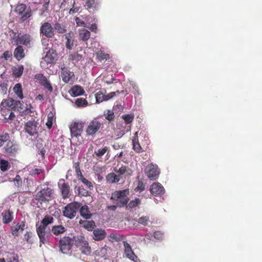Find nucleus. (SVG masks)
Returning a JSON list of instances; mask_svg holds the SVG:
<instances>
[{
	"label": "nucleus",
	"mask_w": 262,
	"mask_h": 262,
	"mask_svg": "<svg viewBox=\"0 0 262 262\" xmlns=\"http://www.w3.org/2000/svg\"><path fill=\"white\" fill-rule=\"evenodd\" d=\"M141 204V200L139 198H136L135 200L130 201L127 205L126 207L129 209H133L138 207Z\"/></svg>",
	"instance_id": "58836bf2"
},
{
	"label": "nucleus",
	"mask_w": 262,
	"mask_h": 262,
	"mask_svg": "<svg viewBox=\"0 0 262 262\" xmlns=\"http://www.w3.org/2000/svg\"><path fill=\"white\" fill-rule=\"evenodd\" d=\"M95 98L97 103H100L104 101V95L101 92H98L95 94Z\"/></svg>",
	"instance_id": "8fccbe9b"
},
{
	"label": "nucleus",
	"mask_w": 262,
	"mask_h": 262,
	"mask_svg": "<svg viewBox=\"0 0 262 262\" xmlns=\"http://www.w3.org/2000/svg\"><path fill=\"white\" fill-rule=\"evenodd\" d=\"M61 184L60 186V191L61 196L63 199L69 198L71 195L70 187L68 183L64 182Z\"/></svg>",
	"instance_id": "aec40b11"
},
{
	"label": "nucleus",
	"mask_w": 262,
	"mask_h": 262,
	"mask_svg": "<svg viewBox=\"0 0 262 262\" xmlns=\"http://www.w3.org/2000/svg\"><path fill=\"white\" fill-rule=\"evenodd\" d=\"M75 21L78 26H81L83 27H86V24L85 21L80 19L79 17H76Z\"/></svg>",
	"instance_id": "680f3d73"
},
{
	"label": "nucleus",
	"mask_w": 262,
	"mask_h": 262,
	"mask_svg": "<svg viewBox=\"0 0 262 262\" xmlns=\"http://www.w3.org/2000/svg\"><path fill=\"white\" fill-rule=\"evenodd\" d=\"M79 180L81 181L85 185H86L90 189V190H92L93 189L94 186L92 183L83 177Z\"/></svg>",
	"instance_id": "6e6d98bb"
},
{
	"label": "nucleus",
	"mask_w": 262,
	"mask_h": 262,
	"mask_svg": "<svg viewBox=\"0 0 262 262\" xmlns=\"http://www.w3.org/2000/svg\"><path fill=\"white\" fill-rule=\"evenodd\" d=\"M19 150L18 145L13 141H8L3 148V152L6 157H15Z\"/></svg>",
	"instance_id": "0eeeda50"
},
{
	"label": "nucleus",
	"mask_w": 262,
	"mask_h": 262,
	"mask_svg": "<svg viewBox=\"0 0 262 262\" xmlns=\"http://www.w3.org/2000/svg\"><path fill=\"white\" fill-rule=\"evenodd\" d=\"M132 142L133 148L136 152L140 153L144 151L139 142L138 132H136L135 134L134 138L132 140Z\"/></svg>",
	"instance_id": "4be33fe9"
},
{
	"label": "nucleus",
	"mask_w": 262,
	"mask_h": 262,
	"mask_svg": "<svg viewBox=\"0 0 262 262\" xmlns=\"http://www.w3.org/2000/svg\"><path fill=\"white\" fill-rule=\"evenodd\" d=\"M13 91L15 94L21 99L24 98L22 86L20 83L16 84L13 88Z\"/></svg>",
	"instance_id": "e433bc0d"
},
{
	"label": "nucleus",
	"mask_w": 262,
	"mask_h": 262,
	"mask_svg": "<svg viewBox=\"0 0 262 262\" xmlns=\"http://www.w3.org/2000/svg\"><path fill=\"white\" fill-rule=\"evenodd\" d=\"M79 39L83 41H86L91 36V33L85 29H80L78 30Z\"/></svg>",
	"instance_id": "bb28decb"
},
{
	"label": "nucleus",
	"mask_w": 262,
	"mask_h": 262,
	"mask_svg": "<svg viewBox=\"0 0 262 262\" xmlns=\"http://www.w3.org/2000/svg\"><path fill=\"white\" fill-rule=\"evenodd\" d=\"M122 118L123 119L126 124H130L133 122L134 116L133 115L127 114L123 115Z\"/></svg>",
	"instance_id": "de8ad7c7"
},
{
	"label": "nucleus",
	"mask_w": 262,
	"mask_h": 262,
	"mask_svg": "<svg viewBox=\"0 0 262 262\" xmlns=\"http://www.w3.org/2000/svg\"><path fill=\"white\" fill-rule=\"evenodd\" d=\"M8 141H11L10 140V136L9 134L5 133L2 135L0 136V147H2L5 146V145L7 143Z\"/></svg>",
	"instance_id": "a18cd8bd"
},
{
	"label": "nucleus",
	"mask_w": 262,
	"mask_h": 262,
	"mask_svg": "<svg viewBox=\"0 0 262 262\" xmlns=\"http://www.w3.org/2000/svg\"><path fill=\"white\" fill-rule=\"evenodd\" d=\"M85 244L82 245V246L79 248V249L81 251V252L86 255H89L91 253V248L90 246L89 245V243L87 241H86Z\"/></svg>",
	"instance_id": "79ce46f5"
},
{
	"label": "nucleus",
	"mask_w": 262,
	"mask_h": 262,
	"mask_svg": "<svg viewBox=\"0 0 262 262\" xmlns=\"http://www.w3.org/2000/svg\"><path fill=\"white\" fill-rule=\"evenodd\" d=\"M59 251L63 254H67L71 250L73 240L68 236H64L60 238L58 243Z\"/></svg>",
	"instance_id": "423d86ee"
},
{
	"label": "nucleus",
	"mask_w": 262,
	"mask_h": 262,
	"mask_svg": "<svg viewBox=\"0 0 262 262\" xmlns=\"http://www.w3.org/2000/svg\"><path fill=\"white\" fill-rule=\"evenodd\" d=\"M93 234V239L97 241H100L104 239L106 235L105 230L100 228L94 230Z\"/></svg>",
	"instance_id": "6ab92c4d"
},
{
	"label": "nucleus",
	"mask_w": 262,
	"mask_h": 262,
	"mask_svg": "<svg viewBox=\"0 0 262 262\" xmlns=\"http://www.w3.org/2000/svg\"><path fill=\"white\" fill-rule=\"evenodd\" d=\"M103 115L105 117L106 120L109 122H112L115 119V115L113 111L110 110H107L104 112Z\"/></svg>",
	"instance_id": "ea45409f"
},
{
	"label": "nucleus",
	"mask_w": 262,
	"mask_h": 262,
	"mask_svg": "<svg viewBox=\"0 0 262 262\" xmlns=\"http://www.w3.org/2000/svg\"><path fill=\"white\" fill-rule=\"evenodd\" d=\"M35 78L39 81L40 84L41 85H45V83L48 81L47 78L43 74H38L35 75Z\"/></svg>",
	"instance_id": "49530a36"
},
{
	"label": "nucleus",
	"mask_w": 262,
	"mask_h": 262,
	"mask_svg": "<svg viewBox=\"0 0 262 262\" xmlns=\"http://www.w3.org/2000/svg\"><path fill=\"white\" fill-rule=\"evenodd\" d=\"M75 105L78 107H85L88 104V101L83 98H77L75 102Z\"/></svg>",
	"instance_id": "37998d69"
},
{
	"label": "nucleus",
	"mask_w": 262,
	"mask_h": 262,
	"mask_svg": "<svg viewBox=\"0 0 262 262\" xmlns=\"http://www.w3.org/2000/svg\"><path fill=\"white\" fill-rule=\"evenodd\" d=\"M12 56L11 53L9 51L4 52L3 54L1 56V58H4L5 60H8Z\"/></svg>",
	"instance_id": "0e129e2a"
},
{
	"label": "nucleus",
	"mask_w": 262,
	"mask_h": 262,
	"mask_svg": "<svg viewBox=\"0 0 262 262\" xmlns=\"http://www.w3.org/2000/svg\"><path fill=\"white\" fill-rule=\"evenodd\" d=\"M13 182H14V185L16 186L19 187L20 186H21L22 179L19 175L17 174L15 176V177L13 179Z\"/></svg>",
	"instance_id": "4d7b16f0"
},
{
	"label": "nucleus",
	"mask_w": 262,
	"mask_h": 262,
	"mask_svg": "<svg viewBox=\"0 0 262 262\" xmlns=\"http://www.w3.org/2000/svg\"><path fill=\"white\" fill-rule=\"evenodd\" d=\"M123 243L124 247V253L125 256L128 258L135 262H138L140 259L132 250L130 245L126 241H123Z\"/></svg>",
	"instance_id": "ddd939ff"
},
{
	"label": "nucleus",
	"mask_w": 262,
	"mask_h": 262,
	"mask_svg": "<svg viewBox=\"0 0 262 262\" xmlns=\"http://www.w3.org/2000/svg\"><path fill=\"white\" fill-rule=\"evenodd\" d=\"M81 59V56L77 53H74L71 55V59L72 61H78Z\"/></svg>",
	"instance_id": "e2e57ef3"
},
{
	"label": "nucleus",
	"mask_w": 262,
	"mask_h": 262,
	"mask_svg": "<svg viewBox=\"0 0 262 262\" xmlns=\"http://www.w3.org/2000/svg\"><path fill=\"white\" fill-rule=\"evenodd\" d=\"M20 37V34L18 35H16V33L14 34L13 37H12L11 39V42L13 45H19L20 44V40H19L18 38Z\"/></svg>",
	"instance_id": "5fc2aeb1"
},
{
	"label": "nucleus",
	"mask_w": 262,
	"mask_h": 262,
	"mask_svg": "<svg viewBox=\"0 0 262 262\" xmlns=\"http://www.w3.org/2000/svg\"><path fill=\"white\" fill-rule=\"evenodd\" d=\"M25 223L21 221L18 223L15 226L12 228L11 233L13 235L17 236L19 235V232H22L25 228Z\"/></svg>",
	"instance_id": "5701e85b"
},
{
	"label": "nucleus",
	"mask_w": 262,
	"mask_h": 262,
	"mask_svg": "<svg viewBox=\"0 0 262 262\" xmlns=\"http://www.w3.org/2000/svg\"><path fill=\"white\" fill-rule=\"evenodd\" d=\"M66 230V228L62 225H55L53 226L51 229V231L55 235L63 234Z\"/></svg>",
	"instance_id": "c756f323"
},
{
	"label": "nucleus",
	"mask_w": 262,
	"mask_h": 262,
	"mask_svg": "<svg viewBox=\"0 0 262 262\" xmlns=\"http://www.w3.org/2000/svg\"><path fill=\"white\" fill-rule=\"evenodd\" d=\"M96 3L95 0H86L85 6L87 7L88 8L90 9L93 7L95 8Z\"/></svg>",
	"instance_id": "052dcab7"
},
{
	"label": "nucleus",
	"mask_w": 262,
	"mask_h": 262,
	"mask_svg": "<svg viewBox=\"0 0 262 262\" xmlns=\"http://www.w3.org/2000/svg\"><path fill=\"white\" fill-rule=\"evenodd\" d=\"M24 71V67L23 66H19L17 68H16L15 70H14L13 73L14 75L16 77H19L23 74Z\"/></svg>",
	"instance_id": "603ef678"
},
{
	"label": "nucleus",
	"mask_w": 262,
	"mask_h": 262,
	"mask_svg": "<svg viewBox=\"0 0 262 262\" xmlns=\"http://www.w3.org/2000/svg\"><path fill=\"white\" fill-rule=\"evenodd\" d=\"M106 180L108 183L113 184L118 183L121 179L119 178V176L112 172L106 175Z\"/></svg>",
	"instance_id": "2f4dec72"
},
{
	"label": "nucleus",
	"mask_w": 262,
	"mask_h": 262,
	"mask_svg": "<svg viewBox=\"0 0 262 262\" xmlns=\"http://www.w3.org/2000/svg\"><path fill=\"white\" fill-rule=\"evenodd\" d=\"M65 37L66 39H67V41L66 43V48L69 50L72 49V47L74 46V40L72 39L73 37L71 36V33L66 34Z\"/></svg>",
	"instance_id": "4c0bfd02"
},
{
	"label": "nucleus",
	"mask_w": 262,
	"mask_h": 262,
	"mask_svg": "<svg viewBox=\"0 0 262 262\" xmlns=\"http://www.w3.org/2000/svg\"><path fill=\"white\" fill-rule=\"evenodd\" d=\"M42 86L45 89H47L50 92H53V87L49 80L45 83V85H43Z\"/></svg>",
	"instance_id": "774afa93"
},
{
	"label": "nucleus",
	"mask_w": 262,
	"mask_h": 262,
	"mask_svg": "<svg viewBox=\"0 0 262 262\" xmlns=\"http://www.w3.org/2000/svg\"><path fill=\"white\" fill-rule=\"evenodd\" d=\"M15 12L20 15V20L24 22L32 15V11L30 7L28 8L24 4H18L15 8Z\"/></svg>",
	"instance_id": "7ed1b4c3"
},
{
	"label": "nucleus",
	"mask_w": 262,
	"mask_h": 262,
	"mask_svg": "<svg viewBox=\"0 0 262 262\" xmlns=\"http://www.w3.org/2000/svg\"><path fill=\"white\" fill-rule=\"evenodd\" d=\"M25 56V50L21 45H18L14 51V57L17 60H20Z\"/></svg>",
	"instance_id": "b1692460"
},
{
	"label": "nucleus",
	"mask_w": 262,
	"mask_h": 262,
	"mask_svg": "<svg viewBox=\"0 0 262 262\" xmlns=\"http://www.w3.org/2000/svg\"><path fill=\"white\" fill-rule=\"evenodd\" d=\"M144 187H145V186H144V184L143 183V182L141 181H139L138 186L136 187V188H135V190L136 191H139L141 192L144 190Z\"/></svg>",
	"instance_id": "338daca9"
},
{
	"label": "nucleus",
	"mask_w": 262,
	"mask_h": 262,
	"mask_svg": "<svg viewBox=\"0 0 262 262\" xmlns=\"http://www.w3.org/2000/svg\"><path fill=\"white\" fill-rule=\"evenodd\" d=\"M54 222V219L52 216L46 215L45 216L43 219L41 221V225L39 226L43 227L45 228H47V226L51 224H52Z\"/></svg>",
	"instance_id": "72a5a7b5"
},
{
	"label": "nucleus",
	"mask_w": 262,
	"mask_h": 262,
	"mask_svg": "<svg viewBox=\"0 0 262 262\" xmlns=\"http://www.w3.org/2000/svg\"><path fill=\"white\" fill-rule=\"evenodd\" d=\"M78 194L83 196H89V192L83 187H79L78 188Z\"/></svg>",
	"instance_id": "13d9d810"
},
{
	"label": "nucleus",
	"mask_w": 262,
	"mask_h": 262,
	"mask_svg": "<svg viewBox=\"0 0 262 262\" xmlns=\"http://www.w3.org/2000/svg\"><path fill=\"white\" fill-rule=\"evenodd\" d=\"M154 236L156 239L161 240L163 238V233L161 231H156L154 233Z\"/></svg>",
	"instance_id": "69168bd1"
},
{
	"label": "nucleus",
	"mask_w": 262,
	"mask_h": 262,
	"mask_svg": "<svg viewBox=\"0 0 262 262\" xmlns=\"http://www.w3.org/2000/svg\"><path fill=\"white\" fill-rule=\"evenodd\" d=\"M129 194L128 189L115 191L113 192L110 199L115 201L119 207L126 206L129 201L127 195Z\"/></svg>",
	"instance_id": "f257e3e1"
},
{
	"label": "nucleus",
	"mask_w": 262,
	"mask_h": 262,
	"mask_svg": "<svg viewBox=\"0 0 262 262\" xmlns=\"http://www.w3.org/2000/svg\"><path fill=\"white\" fill-rule=\"evenodd\" d=\"M138 223L142 224L144 226H146L149 222V217L148 216H142L138 219Z\"/></svg>",
	"instance_id": "3c124183"
},
{
	"label": "nucleus",
	"mask_w": 262,
	"mask_h": 262,
	"mask_svg": "<svg viewBox=\"0 0 262 262\" xmlns=\"http://www.w3.org/2000/svg\"><path fill=\"white\" fill-rule=\"evenodd\" d=\"M145 173L150 180H155L159 176L160 169L157 165L151 163L145 168Z\"/></svg>",
	"instance_id": "9d476101"
},
{
	"label": "nucleus",
	"mask_w": 262,
	"mask_h": 262,
	"mask_svg": "<svg viewBox=\"0 0 262 262\" xmlns=\"http://www.w3.org/2000/svg\"><path fill=\"white\" fill-rule=\"evenodd\" d=\"M114 170L116 172L118 176L121 179L123 178L125 179L126 177H129L132 175V170L128 167L122 165L118 169L117 167L114 168Z\"/></svg>",
	"instance_id": "f8f14e48"
},
{
	"label": "nucleus",
	"mask_w": 262,
	"mask_h": 262,
	"mask_svg": "<svg viewBox=\"0 0 262 262\" xmlns=\"http://www.w3.org/2000/svg\"><path fill=\"white\" fill-rule=\"evenodd\" d=\"M18 39L20 40V44L28 47L30 46L31 42L32 41L31 36L29 34H24L21 35L20 34V37Z\"/></svg>",
	"instance_id": "393cba45"
},
{
	"label": "nucleus",
	"mask_w": 262,
	"mask_h": 262,
	"mask_svg": "<svg viewBox=\"0 0 262 262\" xmlns=\"http://www.w3.org/2000/svg\"><path fill=\"white\" fill-rule=\"evenodd\" d=\"M84 125V122L82 121H73L69 126L71 137L78 138L81 136Z\"/></svg>",
	"instance_id": "6e6552de"
},
{
	"label": "nucleus",
	"mask_w": 262,
	"mask_h": 262,
	"mask_svg": "<svg viewBox=\"0 0 262 262\" xmlns=\"http://www.w3.org/2000/svg\"><path fill=\"white\" fill-rule=\"evenodd\" d=\"M150 192L155 196L161 195L164 193L165 189L159 183H154L150 188Z\"/></svg>",
	"instance_id": "dca6fc26"
},
{
	"label": "nucleus",
	"mask_w": 262,
	"mask_h": 262,
	"mask_svg": "<svg viewBox=\"0 0 262 262\" xmlns=\"http://www.w3.org/2000/svg\"><path fill=\"white\" fill-rule=\"evenodd\" d=\"M110 238L115 240L116 242H119L122 240H123L125 238L124 235H118L114 233H111L110 235Z\"/></svg>",
	"instance_id": "864d4df0"
},
{
	"label": "nucleus",
	"mask_w": 262,
	"mask_h": 262,
	"mask_svg": "<svg viewBox=\"0 0 262 262\" xmlns=\"http://www.w3.org/2000/svg\"><path fill=\"white\" fill-rule=\"evenodd\" d=\"M43 172V170L41 168H35L30 171V174L32 176L38 175Z\"/></svg>",
	"instance_id": "bf43d9fd"
},
{
	"label": "nucleus",
	"mask_w": 262,
	"mask_h": 262,
	"mask_svg": "<svg viewBox=\"0 0 262 262\" xmlns=\"http://www.w3.org/2000/svg\"><path fill=\"white\" fill-rule=\"evenodd\" d=\"M39 31L40 36L48 38H53L55 34L54 28L48 22H45L42 24Z\"/></svg>",
	"instance_id": "1a4fd4ad"
},
{
	"label": "nucleus",
	"mask_w": 262,
	"mask_h": 262,
	"mask_svg": "<svg viewBox=\"0 0 262 262\" xmlns=\"http://www.w3.org/2000/svg\"><path fill=\"white\" fill-rule=\"evenodd\" d=\"M7 260L8 262H18V256L13 253H9Z\"/></svg>",
	"instance_id": "09e8293b"
},
{
	"label": "nucleus",
	"mask_w": 262,
	"mask_h": 262,
	"mask_svg": "<svg viewBox=\"0 0 262 262\" xmlns=\"http://www.w3.org/2000/svg\"><path fill=\"white\" fill-rule=\"evenodd\" d=\"M97 58L100 61H105L109 59L110 55L108 54H105L102 51H98L96 53Z\"/></svg>",
	"instance_id": "a19ab883"
},
{
	"label": "nucleus",
	"mask_w": 262,
	"mask_h": 262,
	"mask_svg": "<svg viewBox=\"0 0 262 262\" xmlns=\"http://www.w3.org/2000/svg\"><path fill=\"white\" fill-rule=\"evenodd\" d=\"M73 241L77 248H80L82 245L85 244L86 240L85 237L82 235H77L73 237Z\"/></svg>",
	"instance_id": "7c9ffc66"
},
{
	"label": "nucleus",
	"mask_w": 262,
	"mask_h": 262,
	"mask_svg": "<svg viewBox=\"0 0 262 262\" xmlns=\"http://www.w3.org/2000/svg\"><path fill=\"white\" fill-rule=\"evenodd\" d=\"M108 150V147L106 146L103 147L102 148L95 150L93 155V157L97 159H99L101 158Z\"/></svg>",
	"instance_id": "473e14b6"
},
{
	"label": "nucleus",
	"mask_w": 262,
	"mask_h": 262,
	"mask_svg": "<svg viewBox=\"0 0 262 262\" xmlns=\"http://www.w3.org/2000/svg\"><path fill=\"white\" fill-rule=\"evenodd\" d=\"M11 167L10 163L4 159L0 157V169L3 172H5L9 169Z\"/></svg>",
	"instance_id": "f704fd0d"
},
{
	"label": "nucleus",
	"mask_w": 262,
	"mask_h": 262,
	"mask_svg": "<svg viewBox=\"0 0 262 262\" xmlns=\"http://www.w3.org/2000/svg\"><path fill=\"white\" fill-rule=\"evenodd\" d=\"M54 120V114L52 112H50L47 116V121L46 125L49 129H51L53 125V121Z\"/></svg>",
	"instance_id": "c03bdc74"
},
{
	"label": "nucleus",
	"mask_w": 262,
	"mask_h": 262,
	"mask_svg": "<svg viewBox=\"0 0 262 262\" xmlns=\"http://www.w3.org/2000/svg\"><path fill=\"white\" fill-rule=\"evenodd\" d=\"M37 122L34 120H30L25 124V130L30 136H33L37 134Z\"/></svg>",
	"instance_id": "4468645a"
},
{
	"label": "nucleus",
	"mask_w": 262,
	"mask_h": 262,
	"mask_svg": "<svg viewBox=\"0 0 262 262\" xmlns=\"http://www.w3.org/2000/svg\"><path fill=\"white\" fill-rule=\"evenodd\" d=\"M60 76L62 81L65 83L73 82L72 78L74 77V73L67 69H61Z\"/></svg>",
	"instance_id": "2eb2a0df"
},
{
	"label": "nucleus",
	"mask_w": 262,
	"mask_h": 262,
	"mask_svg": "<svg viewBox=\"0 0 262 262\" xmlns=\"http://www.w3.org/2000/svg\"><path fill=\"white\" fill-rule=\"evenodd\" d=\"M46 230V228L43 227L38 226L36 228V232L39 238V242L42 244H45L47 242L48 237V234Z\"/></svg>",
	"instance_id": "f3484780"
},
{
	"label": "nucleus",
	"mask_w": 262,
	"mask_h": 262,
	"mask_svg": "<svg viewBox=\"0 0 262 262\" xmlns=\"http://www.w3.org/2000/svg\"><path fill=\"white\" fill-rule=\"evenodd\" d=\"M2 222L4 224L11 223L13 220V212L10 209L4 210L1 214Z\"/></svg>",
	"instance_id": "a211bd4d"
},
{
	"label": "nucleus",
	"mask_w": 262,
	"mask_h": 262,
	"mask_svg": "<svg viewBox=\"0 0 262 262\" xmlns=\"http://www.w3.org/2000/svg\"><path fill=\"white\" fill-rule=\"evenodd\" d=\"M69 92L72 96L76 97L83 95L84 91L81 86L76 85L71 88Z\"/></svg>",
	"instance_id": "a878e982"
},
{
	"label": "nucleus",
	"mask_w": 262,
	"mask_h": 262,
	"mask_svg": "<svg viewBox=\"0 0 262 262\" xmlns=\"http://www.w3.org/2000/svg\"><path fill=\"white\" fill-rule=\"evenodd\" d=\"M80 207V204L76 202L68 204L64 207L63 210V216L70 219H73L76 216L77 211Z\"/></svg>",
	"instance_id": "20e7f679"
},
{
	"label": "nucleus",
	"mask_w": 262,
	"mask_h": 262,
	"mask_svg": "<svg viewBox=\"0 0 262 262\" xmlns=\"http://www.w3.org/2000/svg\"><path fill=\"white\" fill-rule=\"evenodd\" d=\"M22 105L20 101L15 100L11 98L4 99L0 105L1 108L7 109L9 111L18 110Z\"/></svg>",
	"instance_id": "39448f33"
},
{
	"label": "nucleus",
	"mask_w": 262,
	"mask_h": 262,
	"mask_svg": "<svg viewBox=\"0 0 262 262\" xmlns=\"http://www.w3.org/2000/svg\"><path fill=\"white\" fill-rule=\"evenodd\" d=\"M79 224L83 227L85 229H87L88 231H92L94 227L96 226L95 223L94 221H82L80 220L79 221Z\"/></svg>",
	"instance_id": "cd10ccee"
},
{
	"label": "nucleus",
	"mask_w": 262,
	"mask_h": 262,
	"mask_svg": "<svg viewBox=\"0 0 262 262\" xmlns=\"http://www.w3.org/2000/svg\"><path fill=\"white\" fill-rule=\"evenodd\" d=\"M54 29L57 33L60 34H64L67 32V27L66 25L59 23H55L54 25Z\"/></svg>",
	"instance_id": "c9c22d12"
},
{
	"label": "nucleus",
	"mask_w": 262,
	"mask_h": 262,
	"mask_svg": "<svg viewBox=\"0 0 262 262\" xmlns=\"http://www.w3.org/2000/svg\"><path fill=\"white\" fill-rule=\"evenodd\" d=\"M54 191L49 187L42 189L35 196V199L40 204L47 203L53 199Z\"/></svg>",
	"instance_id": "f03ea898"
},
{
	"label": "nucleus",
	"mask_w": 262,
	"mask_h": 262,
	"mask_svg": "<svg viewBox=\"0 0 262 262\" xmlns=\"http://www.w3.org/2000/svg\"><path fill=\"white\" fill-rule=\"evenodd\" d=\"M80 214L81 216L85 219H89L92 215L87 205H83L80 208Z\"/></svg>",
	"instance_id": "c85d7f7f"
},
{
	"label": "nucleus",
	"mask_w": 262,
	"mask_h": 262,
	"mask_svg": "<svg viewBox=\"0 0 262 262\" xmlns=\"http://www.w3.org/2000/svg\"><path fill=\"white\" fill-rule=\"evenodd\" d=\"M101 126V123L96 119L93 120L88 125L85 132L87 136H92L94 135L100 129Z\"/></svg>",
	"instance_id": "9b49d317"
},
{
	"label": "nucleus",
	"mask_w": 262,
	"mask_h": 262,
	"mask_svg": "<svg viewBox=\"0 0 262 262\" xmlns=\"http://www.w3.org/2000/svg\"><path fill=\"white\" fill-rule=\"evenodd\" d=\"M57 54L56 51L52 49L47 52L44 57V60L48 63H53L56 60Z\"/></svg>",
	"instance_id": "412c9836"
}]
</instances>
